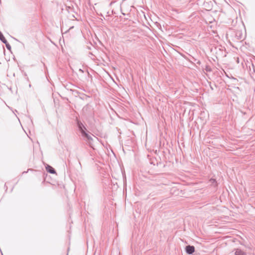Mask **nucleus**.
<instances>
[{
  "label": "nucleus",
  "instance_id": "nucleus-1",
  "mask_svg": "<svg viewBox=\"0 0 255 255\" xmlns=\"http://www.w3.org/2000/svg\"><path fill=\"white\" fill-rule=\"evenodd\" d=\"M77 126L79 128V130H80L81 134L83 132L86 131L87 129L81 121L77 120Z\"/></svg>",
  "mask_w": 255,
  "mask_h": 255
},
{
  "label": "nucleus",
  "instance_id": "nucleus-2",
  "mask_svg": "<svg viewBox=\"0 0 255 255\" xmlns=\"http://www.w3.org/2000/svg\"><path fill=\"white\" fill-rule=\"evenodd\" d=\"M186 252L189 255H192L195 252V247L193 246L188 245L185 247Z\"/></svg>",
  "mask_w": 255,
  "mask_h": 255
},
{
  "label": "nucleus",
  "instance_id": "nucleus-3",
  "mask_svg": "<svg viewBox=\"0 0 255 255\" xmlns=\"http://www.w3.org/2000/svg\"><path fill=\"white\" fill-rule=\"evenodd\" d=\"M81 135L83 137L84 139L87 141H90L91 140H93L92 136L89 134L86 131L83 132Z\"/></svg>",
  "mask_w": 255,
  "mask_h": 255
},
{
  "label": "nucleus",
  "instance_id": "nucleus-4",
  "mask_svg": "<svg viewBox=\"0 0 255 255\" xmlns=\"http://www.w3.org/2000/svg\"><path fill=\"white\" fill-rule=\"evenodd\" d=\"M46 170L48 172L51 173V174H54L56 173V171L52 166L47 165L46 167Z\"/></svg>",
  "mask_w": 255,
  "mask_h": 255
},
{
  "label": "nucleus",
  "instance_id": "nucleus-5",
  "mask_svg": "<svg viewBox=\"0 0 255 255\" xmlns=\"http://www.w3.org/2000/svg\"><path fill=\"white\" fill-rule=\"evenodd\" d=\"M235 255H246L245 253L242 251L241 249H237L236 250Z\"/></svg>",
  "mask_w": 255,
  "mask_h": 255
},
{
  "label": "nucleus",
  "instance_id": "nucleus-6",
  "mask_svg": "<svg viewBox=\"0 0 255 255\" xmlns=\"http://www.w3.org/2000/svg\"><path fill=\"white\" fill-rule=\"evenodd\" d=\"M209 182L211 184V185L213 186L214 187H216V186H217V181L215 179L211 178L209 180Z\"/></svg>",
  "mask_w": 255,
  "mask_h": 255
},
{
  "label": "nucleus",
  "instance_id": "nucleus-7",
  "mask_svg": "<svg viewBox=\"0 0 255 255\" xmlns=\"http://www.w3.org/2000/svg\"><path fill=\"white\" fill-rule=\"evenodd\" d=\"M0 40L3 42L4 43L5 42H6V39L4 37L3 34L1 33V31H0Z\"/></svg>",
  "mask_w": 255,
  "mask_h": 255
},
{
  "label": "nucleus",
  "instance_id": "nucleus-8",
  "mask_svg": "<svg viewBox=\"0 0 255 255\" xmlns=\"http://www.w3.org/2000/svg\"><path fill=\"white\" fill-rule=\"evenodd\" d=\"M4 43L5 44V46H6V48L8 50H10V49H11V46L9 44V43L7 42V41H6V42H5Z\"/></svg>",
  "mask_w": 255,
  "mask_h": 255
},
{
  "label": "nucleus",
  "instance_id": "nucleus-9",
  "mask_svg": "<svg viewBox=\"0 0 255 255\" xmlns=\"http://www.w3.org/2000/svg\"><path fill=\"white\" fill-rule=\"evenodd\" d=\"M79 71L80 72H82V73H83V72H84V71H83V70H82L81 69H80L79 70Z\"/></svg>",
  "mask_w": 255,
  "mask_h": 255
},
{
  "label": "nucleus",
  "instance_id": "nucleus-10",
  "mask_svg": "<svg viewBox=\"0 0 255 255\" xmlns=\"http://www.w3.org/2000/svg\"><path fill=\"white\" fill-rule=\"evenodd\" d=\"M24 76H27V74H26V73H24Z\"/></svg>",
  "mask_w": 255,
  "mask_h": 255
},
{
  "label": "nucleus",
  "instance_id": "nucleus-11",
  "mask_svg": "<svg viewBox=\"0 0 255 255\" xmlns=\"http://www.w3.org/2000/svg\"><path fill=\"white\" fill-rule=\"evenodd\" d=\"M27 171H24V172H23V174L24 173H27Z\"/></svg>",
  "mask_w": 255,
  "mask_h": 255
},
{
  "label": "nucleus",
  "instance_id": "nucleus-12",
  "mask_svg": "<svg viewBox=\"0 0 255 255\" xmlns=\"http://www.w3.org/2000/svg\"><path fill=\"white\" fill-rule=\"evenodd\" d=\"M207 71H210V70H209V69H207Z\"/></svg>",
  "mask_w": 255,
  "mask_h": 255
},
{
  "label": "nucleus",
  "instance_id": "nucleus-13",
  "mask_svg": "<svg viewBox=\"0 0 255 255\" xmlns=\"http://www.w3.org/2000/svg\"><path fill=\"white\" fill-rule=\"evenodd\" d=\"M207 71H210V70H209V69H207Z\"/></svg>",
  "mask_w": 255,
  "mask_h": 255
}]
</instances>
